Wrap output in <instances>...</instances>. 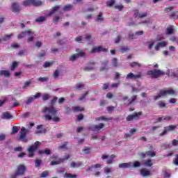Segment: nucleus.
Listing matches in <instances>:
<instances>
[{
  "instance_id": "obj_30",
  "label": "nucleus",
  "mask_w": 178,
  "mask_h": 178,
  "mask_svg": "<svg viewBox=\"0 0 178 178\" xmlns=\"http://www.w3.org/2000/svg\"><path fill=\"white\" fill-rule=\"evenodd\" d=\"M140 175L143 177H147V176H149L151 175V172L149 171V170H140Z\"/></svg>"
},
{
  "instance_id": "obj_29",
  "label": "nucleus",
  "mask_w": 178,
  "mask_h": 178,
  "mask_svg": "<svg viewBox=\"0 0 178 178\" xmlns=\"http://www.w3.org/2000/svg\"><path fill=\"white\" fill-rule=\"evenodd\" d=\"M40 155H51V150L49 149H46L44 150H39Z\"/></svg>"
},
{
  "instance_id": "obj_25",
  "label": "nucleus",
  "mask_w": 178,
  "mask_h": 178,
  "mask_svg": "<svg viewBox=\"0 0 178 178\" xmlns=\"http://www.w3.org/2000/svg\"><path fill=\"white\" fill-rule=\"evenodd\" d=\"M0 76H5V77H10V72L8 70H0Z\"/></svg>"
},
{
  "instance_id": "obj_6",
  "label": "nucleus",
  "mask_w": 178,
  "mask_h": 178,
  "mask_svg": "<svg viewBox=\"0 0 178 178\" xmlns=\"http://www.w3.org/2000/svg\"><path fill=\"white\" fill-rule=\"evenodd\" d=\"M142 115H143V112H141V111H140L138 113L135 112L131 115H129L126 118V120H127V122H133L134 120H138V119H140V116H141Z\"/></svg>"
},
{
  "instance_id": "obj_61",
  "label": "nucleus",
  "mask_w": 178,
  "mask_h": 178,
  "mask_svg": "<svg viewBox=\"0 0 178 178\" xmlns=\"http://www.w3.org/2000/svg\"><path fill=\"white\" fill-rule=\"evenodd\" d=\"M174 165L178 166V154H176L175 158L173 159Z\"/></svg>"
},
{
  "instance_id": "obj_53",
  "label": "nucleus",
  "mask_w": 178,
  "mask_h": 178,
  "mask_svg": "<svg viewBox=\"0 0 178 178\" xmlns=\"http://www.w3.org/2000/svg\"><path fill=\"white\" fill-rule=\"evenodd\" d=\"M172 10H173V6H170V7H168V8H164V12H165V13H169V12H170V11H172Z\"/></svg>"
},
{
  "instance_id": "obj_47",
  "label": "nucleus",
  "mask_w": 178,
  "mask_h": 178,
  "mask_svg": "<svg viewBox=\"0 0 178 178\" xmlns=\"http://www.w3.org/2000/svg\"><path fill=\"white\" fill-rule=\"evenodd\" d=\"M59 74H60L59 70H56L53 74V77L54 79H58V77H59Z\"/></svg>"
},
{
  "instance_id": "obj_43",
  "label": "nucleus",
  "mask_w": 178,
  "mask_h": 178,
  "mask_svg": "<svg viewBox=\"0 0 178 178\" xmlns=\"http://www.w3.org/2000/svg\"><path fill=\"white\" fill-rule=\"evenodd\" d=\"M45 17H39L35 19L36 23H42V22L45 21Z\"/></svg>"
},
{
  "instance_id": "obj_1",
  "label": "nucleus",
  "mask_w": 178,
  "mask_h": 178,
  "mask_svg": "<svg viewBox=\"0 0 178 178\" xmlns=\"http://www.w3.org/2000/svg\"><path fill=\"white\" fill-rule=\"evenodd\" d=\"M58 101V97H54L50 102L51 106L49 107H44L42 109L43 113H46L44 115L45 120L56 122L58 123L60 122V118L56 116L58 115V109L55 106V104Z\"/></svg>"
},
{
  "instance_id": "obj_23",
  "label": "nucleus",
  "mask_w": 178,
  "mask_h": 178,
  "mask_svg": "<svg viewBox=\"0 0 178 178\" xmlns=\"http://www.w3.org/2000/svg\"><path fill=\"white\" fill-rule=\"evenodd\" d=\"M76 52H78L76 54L78 58H86V52L80 50V49H76Z\"/></svg>"
},
{
  "instance_id": "obj_10",
  "label": "nucleus",
  "mask_w": 178,
  "mask_h": 178,
  "mask_svg": "<svg viewBox=\"0 0 178 178\" xmlns=\"http://www.w3.org/2000/svg\"><path fill=\"white\" fill-rule=\"evenodd\" d=\"M19 176H23L26 172H27V168L23 164H19L15 171Z\"/></svg>"
},
{
  "instance_id": "obj_22",
  "label": "nucleus",
  "mask_w": 178,
  "mask_h": 178,
  "mask_svg": "<svg viewBox=\"0 0 178 178\" xmlns=\"http://www.w3.org/2000/svg\"><path fill=\"white\" fill-rule=\"evenodd\" d=\"M12 118H13V115L8 111L3 113L1 116V119H12Z\"/></svg>"
},
{
  "instance_id": "obj_59",
  "label": "nucleus",
  "mask_w": 178,
  "mask_h": 178,
  "mask_svg": "<svg viewBox=\"0 0 178 178\" xmlns=\"http://www.w3.org/2000/svg\"><path fill=\"white\" fill-rule=\"evenodd\" d=\"M13 35V34H10V35H7L3 39V41H9V40H10V38H12V36Z\"/></svg>"
},
{
  "instance_id": "obj_2",
  "label": "nucleus",
  "mask_w": 178,
  "mask_h": 178,
  "mask_svg": "<svg viewBox=\"0 0 178 178\" xmlns=\"http://www.w3.org/2000/svg\"><path fill=\"white\" fill-rule=\"evenodd\" d=\"M147 76H150L152 79H159L161 76H165V71L159 69H154L147 72Z\"/></svg>"
},
{
  "instance_id": "obj_60",
  "label": "nucleus",
  "mask_w": 178,
  "mask_h": 178,
  "mask_svg": "<svg viewBox=\"0 0 178 178\" xmlns=\"http://www.w3.org/2000/svg\"><path fill=\"white\" fill-rule=\"evenodd\" d=\"M120 52H127V51H129V49L127 47H122L120 49Z\"/></svg>"
},
{
  "instance_id": "obj_36",
  "label": "nucleus",
  "mask_w": 178,
  "mask_h": 178,
  "mask_svg": "<svg viewBox=\"0 0 178 178\" xmlns=\"http://www.w3.org/2000/svg\"><path fill=\"white\" fill-rule=\"evenodd\" d=\"M17 66H19V62H17V61L13 62L11 67H10V70H12V72H13V70H15V69H16V67H17Z\"/></svg>"
},
{
  "instance_id": "obj_46",
  "label": "nucleus",
  "mask_w": 178,
  "mask_h": 178,
  "mask_svg": "<svg viewBox=\"0 0 178 178\" xmlns=\"http://www.w3.org/2000/svg\"><path fill=\"white\" fill-rule=\"evenodd\" d=\"M75 41L76 42H79V44H82V42H83V36H77L75 38Z\"/></svg>"
},
{
  "instance_id": "obj_16",
  "label": "nucleus",
  "mask_w": 178,
  "mask_h": 178,
  "mask_svg": "<svg viewBox=\"0 0 178 178\" xmlns=\"http://www.w3.org/2000/svg\"><path fill=\"white\" fill-rule=\"evenodd\" d=\"M113 119V118L111 117V118H107L106 115H102L100 117H97L95 118V120L96 122H101V120H104V122H109L111 120H112Z\"/></svg>"
},
{
  "instance_id": "obj_37",
  "label": "nucleus",
  "mask_w": 178,
  "mask_h": 178,
  "mask_svg": "<svg viewBox=\"0 0 178 178\" xmlns=\"http://www.w3.org/2000/svg\"><path fill=\"white\" fill-rule=\"evenodd\" d=\"M131 67H141V63L137 62H132L130 63Z\"/></svg>"
},
{
  "instance_id": "obj_57",
  "label": "nucleus",
  "mask_w": 178,
  "mask_h": 178,
  "mask_svg": "<svg viewBox=\"0 0 178 178\" xmlns=\"http://www.w3.org/2000/svg\"><path fill=\"white\" fill-rule=\"evenodd\" d=\"M33 101H34V97H30L27 99V101L25 102L26 105H30V104H31V102H33Z\"/></svg>"
},
{
  "instance_id": "obj_56",
  "label": "nucleus",
  "mask_w": 178,
  "mask_h": 178,
  "mask_svg": "<svg viewBox=\"0 0 178 178\" xmlns=\"http://www.w3.org/2000/svg\"><path fill=\"white\" fill-rule=\"evenodd\" d=\"M172 145H173V147H177V145H178V136H177V140L173 139L172 140Z\"/></svg>"
},
{
  "instance_id": "obj_51",
  "label": "nucleus",
  "mask_w": 178,
  "mask_h": 178,
  "mask_svg": "<svg viewBox=\"0 0 178 178\" xmlns=\"http://www.w3.org/2000/svg\"><path fill=\"white\" fill-rule=\"evenodd\" d=\"M30 84H31V80H29V81L25 82L24 85L22 86L23 90H24V88H27V87H29Z\"/></svg>"
},
{
  "instance_id": "obj_21",
  "label": "nucleus",
  "mask_w": 178,
  "mask_h": 178,
  "mask_svg": "<svg viewBox=\"0 0 178 178\" xmlns=\"http://www.w3.org/2000/svg\"><path fill=\"white\" fill-rule=\"evenodd\" d=\"M81 166H83V163L80 161L77 162H72L70 164V168H80Z\"/></svg>"
},
{
  "instance_id": "obj_40",
  "label": "nucleus",
  "mask_w": 178,
  "mask_h": 178,
  "mask_svg": "<svg viewBox=\"0 0 178 178\" xmlns=\"http://www.w3.org/2000/svg\"><path fill=\"white\" fill-rule=\"evenodd\" d=\"M48 176H49V171L48 170L43 171L40 175V177L42 178L48 177Z\"/></svg>"
},
{
  "instance_id": "obj_13",
  "label": "nucleus",
  "mask_w": 178,
  "mask_h": 178,
  "mask_svg": "<svg viewBox=\"0 0 178 178\" xmlns=\"http://www.w3.org/2000/svg\"><path fill=\"white\" fill-rule=\"evenodd\" d=\"M122 99L124 101V102L128 101L129 105H133V104H134V101L137 99V95L132 96L131 99H129V97L127 96H123Z\"/></svg>"
},
{
  "instance_id": "obj_33",
  "label": "nucleus",
  "mask_w": 178,
  "mask_h": 178,
  "mask_svg": "<svg viewBox=\"0 0 178 178\" xmlns=\"http://www.w3.org/2000/svg\"><path fill=\"white\" fill-rule=\"evenodd\" d=\"M147 156H150L151 158H154V156H156V152L154 151H147L146 152Z\"/></svg>"
},
{
  "instance_id": "obj_5",
  "label": "nucleus",
  "mask_w": 178,
  "mask_h": 178,
  "mask_svg": "<svg viewBox=\"0 0 178 178\" xmlns=\"http://www.w3.org/2000/svg\"><path fill=\"white\" fill-rule=\"evenodd\" d=\"M88 129L92 131H101V130H105V124L99 123V124H93L88 127Z\"/></svg>"
},
{
  "instance_id": "obj_34",
  "label": "nucleus",
  "mask_w": 178,
  "mask_h": 178,
  "mask_svg": "<svg viewBox=\"0 0 178 178\" xmlns=\"http://www.w3.org/2000/svg\"><path fill=\"white\" fill-rule=\"evenodd\" d=\"M173 31H175V29H173V26H170V27L166 29L165 34H166V35L173 34Z\"/></svg>"
},
{
  "instance_id": "obj_17",
  "label": "nucleus",
  "mask_w": 178,
  "mask_h": 178,
  "mask_svg": "<svg viewBox=\"0 0 178 178\" xmlns=\"http://www.w3.org/2000/svg\"><path fill=\"white\" fill-rule=\"evenodd\" d=\"M94 66H95V62H90L86 65L83 70H85V72H88V70H94L95 69V67Z\"/></svg>"
},
{
  "instance_id": "obj_19",
  "label": "nucleus",
  "mask_w": 178,
  "mask_h": 178,
  "mask_svg": "<svg viewBox=\"0 0 178 178\" xmlns=\"http://www.w3.org/2000/svg\"><path fill=\"white\" fill-rule=\"evenodd\" d=\"M160 92H161V95H162L163 97H165L166 95H170L175 94V90L172 89L166 90H160Z\"/></svg>"
},
{
  "instance_id": "obj_58",
  "label": "nucleus",
  "mask_w": 178,
  "mask_h": 178,
  "mask_svg": "<svg viewBox=\"0 0 178 178\" xmlns=\"http://www.w3.org/2000/svg\"><path fill=\"white\" fill-rule=\"evenodd\" d=\"M67 145V142H65L64 144L58 147V149H65Z\"/></svg>"
},
{
  "instance_id": "obj_9",
  "label": "nucleus",
  "mask_w": 178,
  "mask_h": 178,
  "mask_svg": "<svg viewBox=\"0 0 178 178\" xmlns=\"http://www.w3.org/2000/svg\"><path fill=\"white\" fill-rule=\"evenodd\" d=\"M10 9L12 12H13L14 13H17V15H19V13H20V10H22L20 5L17 2L12 3Z\"/></svg>"
},
{
  "instance_id": "obj_3",
  "label": "nucleus",
  "mask_w": 178,
  "mask_h": 178,
  "mask_svg": "<svg viewBox=\"0 0 178 178\" xmlns=\"http://www.w3.org/2000/svg\"><path fill=\"white\" fill-rule=\"evenodd\" d=\"M29 133V130L24 127H22L19 131V135L17 136V139L19 141H22V143H27L29 140L27 139V134Z\"/></svg>"
},
{
  "instance_id": "obj_32",
  "label": "nucleus",
  "mask_w": 178,
  "mask_h": 178,
  "mask_svg": "<svg viewBox=\"0 0 178 178\" xmlns=\"http://www.w3.org/2000/svg\"><path fill=\"white\" fill-rule=\"evenodd\" d=\"M120 169H126L129 167H130V163H122L119 164Z\"/></svg>"
},
{
  "instance_id": "obj_55",
  "label": "nucleus",
  "mask_w": 178,
  "mask_h": 178,
  "mask_svg": "<svg viewBox=\"0 0 178 178\" xmlns=\"http://www.w3.org/2000/svg\"><path fill=\"white\" fill-rule=\"evenodd\" d=\"M134 16L136 19H138V16H140V11L138 10V9H135L134 10Z\"/></svg>"
},
{
  "instance_id": "obj_8",
  "label": "nucleus",
  "mask_w": 178,
  "mask_h": 178,
  "mask_svg": "<svg viewBox=\"0 0 178 178\" xmlns=\"http://www.w3.org/2000/svg\"><path fill=\"white\" fill-rule=\"evenodd\" d=\"M141 77H143V72H138V74L130 72L127 75V80H137V79H141Z\"/></svg>"
},
{
  "instance_id": "obj_20",
  "label": "nucleus",
  "mask_w": 178,
  "mask_h": 178,
  "mask_svg": "<svg viewBox=\"0 0 178 178\" xmlns=\"http://www.w3.org/2000/svg\"><path fill=\"white\" fill-rule=\"evenodd\" d=\"M44 127V125L40 124L37 126V131H35L36 134H41V133H46L47 129L42 128Z\"/></svg>"
},
{
  "instance_id": "obj_50",
  "label": "nucleus",
  "mask_w": 178,
  "mask_h": 178,
  "mask_svg": "<svg viewBox=\"0 0 178 178\" xmlns=\"http://www.w3.org/2000/svg\"><path fill=\"white\" fill-rule=\"evenodd\" d=\"M112 65L114 66V67H116L118 66V59L116 58H113L112 59Z\"/></svg>"
},
{
  "instance_id": "obj_31",
  "label": "nucleus",
  "mask_w": 178,
  "mask_h": 178,
  "mask_svg": "<svg viewBox=\"0 0 178 178\" xmlns=\"http://www.w3.org/2000/svg\"><path fill=\"white\" fill-rule=\"evenodd\" d=\"M41 165H42V160H41V159H36L35 161V167L37 169H40Z\"/></svg>"
},
{
  "instance_id": "obj_41",
  "label": "nucleus",
  "mask_w": 178,
  "mask_h": 178,
  "mask_svg": "<svg viewBox=\"0 0 178 178\" xmlns=\"http://www.w3.org/2000/svg\"><path fill=\"white\" fill-rule=\"evenodd\" d=\"M115 0H107L106 1V6H113V5H115Z\"/></svg>"
},
{
  "instance_id": "obj_52",
  "label": "nucleus",
  "mask_w": 178,
  "mask_h": 178,
  "mask_svg": "<svg viewBox=\"0 0 178 178\" xmlns=\"http://www.w3.org/2000/svg\"><path fill=\"white\" fill-rule=\"evenodd\" d=\"M59 20H60V17L59 16H56L53 18V22L55 23V24H58Z\"/></svg>"
},
{
  "instance_id": "obj_4",
  "label": "nucleus",
  "mask_w": 178,
  "mask_h": 178,
  "mask_svg": "<svg viewBox=\"0 0 178 178\" xmlns=\"http://www.w3.org/2000/svg\"><path fill=\"white\" fill-rule=\"evenodd\" d=\"M22 3L26 8L31 6V5L38 7L42 5V1L37 0H24Z\"/></svg>"
},
{
  "instance_id": "obj_39",
  "label": "nucleus",
  "mask_w": 178,
  "mask_h": 178,
  "mask_svg": "<svg viewBox=\"0 0 178 178\" xmlns=\"http://www.w3.org/2000/svg\"><path fill=\"white\" fill-rule=\"evenodd\" d=\"M64 177L66 178H76L77 177V175L76 174L72 175L70 173L65 172Z\"/></svg>"
},
{
  "instance_id": "obj_26",
  "label": "nucleus",
  "mask_w": 178,
  "mask_h": 178,
  "mask_svg": "<svg viewBox=\"0 0 178 178\" xmlns=\"http://www.w3.org/2000/svg\"><path fill=\"white\" fill-rule=\"evenodd\" d=\"M74 7L72 4H67L63 8V12H67L69 10H73Z\"/></svg>"
},
{
  "instance_id": "obj_48",
  "label": "nucleus",
  "mask_w": 178,
  "mask_h": 178,
  "mask_svg": "<svg viewBox=\"0 0 178 178\" xmlns=\"http://www.w3.org/2000/svg\"><path fill=\"white\" fill-rule=\"evenodd\" d=\"M115 9H118L119 12H122L124 6L123 5H117L114 6Z\"/></svg>"
},
{
  "instance_id": "obj_27",
  "label": "nucleus",
  "mask_w": 178,
  "mask_h": 178,
  "mask_svg": "<svg viewBox=\"0 0 178 178\" xmlns=\"http://www.w3.org/2000/svg\"><path fill=\"white\" fill-rule=\"evenodd\" d=\"M84 111V107L80 106H72V111L76 112H83Z\"/></svg>"
},
{
  "instance_id": "obj_14",
  "label": "nucleus",
  "mask_w": 178,
  "mask_h": 178,
  "mask_svg": "<svg viewBox=\"0 0 178 178\" xmlns=\"http://www.w3.org/2000/svg\"><path fill=\"white\" fill-rule=\"evenodd\" d=\"M41 143L39 141H36L34 145L30 146L28 149L29 152H34L38 149V147H40Z\"/></svg>"
},
{
  "instance_id": "obj_38",
  "label": "nucleus",
  "mask_w": 178,
  "mask_h": 178,
  "mask_svg": "<svg viewBox=\"0 0 178 178\" xmlns=\"http://www.w3.org/2000/svg\"><path fill=\"white\" fill-rule=\"evenodd\" d=\"M17 133H19V127H17V126L13 127L11 136H13V134H16Z\"/></svg>"
},
{
  "instance_id": "obj_12",
  "label": "nucleus",
  "mask_w": 178,
  "mask_h": 178,
  "mask_svg": "<svg viewBox=\"0 0 178 178\" xmlns=\"http://www.w3.org/2000/svg\"><path fill=\"white\" fill-rule=\"evenodd\" d=\"M95 52H108V49L104 48L102 46H98L92 49L90 54H95Z\"/></svg>"
},
{
  "instance_id": "obj_24",
  "label": "nucleus",
  "mask_w": 178,
  "mask_h": 178,
  "mask_svg": "<svg viewBox=\"0 0 178 178\" xmlns=\"http://www.w3.org/2000/svg\"><path fill=\"white\" fill-rule=\"evenodd\" d=\"M60 8V6H55L54 7L52 8L51 10L49 13V16H52L54 13L56 12H58L59 10V8Z\"/></svg>"
},
{
  "instance_id": "obj_15",
  "label": "nucleus",
  "mask_w": 178,
  "mask_h": 178,
  "mask_svg": "<svg viewBox=\"0 0 178 178\" xmlns=\"http://www.w3.org/2000/svg\"><path fill=\"white\" fill-rule=\"evenodd\" d=\"M109 62L106 60L102 62V66L100 67V72H108L109 67H108Z\"/></svg>"
},
{
  "instance_id": "obj_49",
  "label": "nucleus",
  "mask_w": 178,
  "mask_h": 178,
  "mask_svg": "<svg viewBox=\"0 0 178 178\" xmlns=\"http://www.w3.org/2000/svg\"><path fill=\"white\" fill-rule=\"evenodd\" d=\"M38 80L41 83H45L48 81V77H39Z\"/></svg>"
},
{
  "instance_id": "obj_62",
  "label": "nucleus",
  "mask_w": 178,
  "mask_h": 178,
  "mask_svg": "<svg viewBox=\"0 0 178 178\" xmlns=\"http://www.w3.org/2000/svg\"><path fill=\"white\" fill-rule=\"evenodd\" d=\"M49 97H50L49 95H48V94L44 95L42 96V100L43 101H48V99H49Z\"/></svg>"
},
{
  "instance_id": "obj_35",
  "label": "nucleus",
  "mask_w": 178,
  "mask_h": 178,
  "mask_svg": "<svg viewBox=\"0 0 178 178\" xmlns=\"http://www.w3.org/2000/svg\"><path fill=\"white\" fill-rule=\"evenodd\" d=\"M69 158H70V154H67V155H65V156H64V158H63V159H58V162H60L59 164L63 163V162H65V161L69 159Z\"/></svg>"
},
{
  "instance_id": "obj_42",
  "label": "nucleus",
  "mask_w": 178,
  "mask_h": 178,
  "mask_svg": "<svg viewBox=\"0 0 178 178\" xmlns=\"http://www.w3.org/2000/svg\"><path fill=\"white\" fill-rule=\"evenodd\" d=\"M83 152L85 154L88 155V154H91V147H85L83 149Z\"/></svg>"
},
{
  "instance_id": "obj_63",
  "label": "nucleus",
  "mask_w": 178,
  "mask_h": 178,
  "mask_svg": "<svg viewBox=\"0 0 178 178\" xmlns=\"http://www.w3.org/2000/svg\"><path fill=\"white\" fill-rule=\"evenodd\" d=\"M49 66H52V63L46 61L44 64L43 65L44 67H49Z\"/></svg>"
},
{
  "instance_id": "obj_11",
  "label": "nucleus",
  "mask_w": 178,
  "mask_h": 178,
  "mask_svg": "<svg viewBox=\"0 0 178 178\" xmlns=\"http://www.w3.org/2000/svg\"><path fill=\"white\" fill-rule=\"evenodd\" d=\"M176 127H177V125H169L168 127H164V130L162 133L160 134V136H165L168 133H169V131H173V130H175Z\"/></svg>"
},
{
  "instance_id": "obj_7",
  "label": "nucleus",
  "mask_w": 178,
  "mask_h": 178,
  "mask_svg": "<svg viewBox=\"0 0 178 178\" xmlns=\"http://www.w3.org/2000/svg\"><path fill=\"white\" fill-rule=\"evenodd\" d=\"M116 156H117L115 154H111V156L103 154L102 156V159L103 161H105V159H107L106 161V163H107V165H112V163H113V161H114L115 158H116Z\"/></svg>"
},
{
  "instance_id": "obj_54",
  "label": "nucleus",
  "mask_w": 178,
  "mask_h": 178,
  "mask_svg": "<svg viewBox=\"0 0 178 178\" xmlns=\"http://www.w3.org/2000/svg\"><path fill=\"white\" fill-rule=\"evenodd\" d=\"M102 12L99 13V15L97 16V20L98 22H103L104 21V18H102Z\"/></svg>"
},
{
  "instance_id": "obj_44",
  "label": "nucleus",
  "mask_w": 178,
  "mask_h": 178,
  "mask_svg": "<svg viewBox=\"0 0 178 178\" xmlns=\"http://www.w3.org/2000/svg\"><path fill=\"white\" fill-rule=\"evenodd\" d=\"M78 58H79V56L76 54H75L70 57V60H72V62H74V60L78 59Z\"/></svg>"
},
{
  "instance_id": "obj_64",
  "label": "nucleus",
  "mask_w": 178,
  "mask_h": 178,
  "mask_svg": "<svg viewBox=\"0 0 178 178\" xmlns=\"http://www.w3.org/2000/svg\"><path fill=\"white\" fill-rule=\"evenodd\" d=\"M170 41H172V42H177L178 41V38H176V36H172L170 38Z\"/></svg>"
},
{
  "instance_id": "obj_45",
  "label": "nucleus",
  "mask_w": 178,
  "mask_h": 178,
  "mask_svg": "<svg viewBox=\"0 0 178 178\" xmlns=\"http://www.w3.org/2000/svg\"><path fill=\"white\" fill-rule=\"evenodd\" d=\"M148 16V13H142L138 15V19H143V17H147Z\"/></svg>"
},
{
  "instance_id": "obj_18",
  "label": "nucleus",
  "mask_w": 178,
  "mask_h": 178,
  "mask_svg": "<svg viewBox=\"0 0 178 178\" xmlns=\"http://www.w3.org/2000/svg\"><path fill=\"white\" fill-rule=\"evenodd\" d=\"M26 34H29V35H34V32L31 31V30L22 32L20 34L17 35V38H24V37H26Z\"/></svg>"
},
{
  "instance_id": "obj_28",
  "label": "nucleus",
  "mask_w": 178,
  "mask_h": 178,
  "mask_svg": "<svg viewBox=\"0 0 178 178\" xmlns=\"http://www.w3.org/2000/svg\"><path fill=\"white\" fill-rule=\"evenodd\" d=\"M154 163H152V160L150 159H148L144 162V165L146 166V168H151Z\"/></svg>"
}]
</instances>
